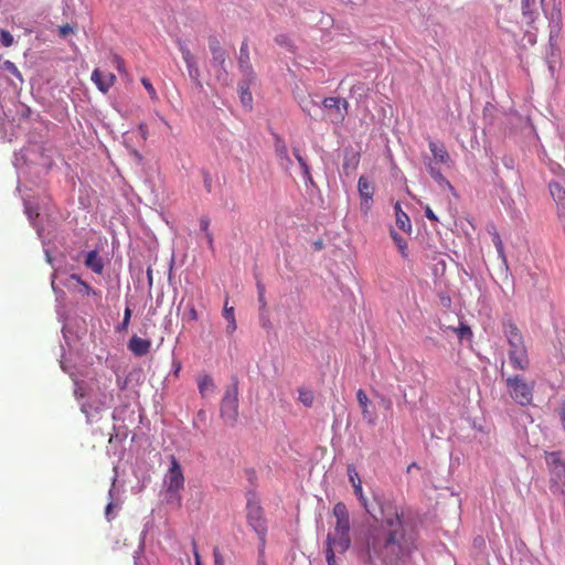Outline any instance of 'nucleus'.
Listing matches in <instances>:
<instances>
[{"label": "nucleus", "instance_id": "nucleus-56", "mask_svg": "<svg viewBox=\"0 0 565 565\" xmlns=\"http://www.w3.org/2000/svg\"><path fill=\"white\" fill-rule=\"evenodd\" d=\"M113 510V503L109 502L106 507V516H109Z\"/></svg>", "mask_w": 565, "mask_h": 565}, {"label": "nucleus", "instance_id": "nucleus-34", "mask_svg": "<svg viewBox=\"0 0 565 565\" xmlns=\"http://www.w3.org/2000/svg\"><path fill=\"white\" fill-rule=\"evenodd\" d=\"M209 226H210V220L207 217H201L200 218V227L205 233V237L207 239V243L212 247L213 246V235L209 231Z\"/></svg>", "mask_w": 565, "mask_h": 565}, {"label": "nucleus", "instance_id": "nucleus-31", "mask_svg": "<svg viewBox=\"0 0 565 565\" xmlns=\"http://www.w3.org/2000/svg\"><path fill=\"white\" fill-rule=\"evenodd\" d=\"M274 149L276 158L288 153V148L285 140L277 134H274Z\"/></svg>", "mask_w": 565, "mask_h": 565}, {"label": "nucleus", "instance_id": "nucleus-39", "mask_svg": "<svg viewBox=\"0 0 565 565\" xmlns=\"http://www.w3.org/2000/svg\"><path fill=\"white\" fill-rule=\"evenodd\" d=\"M335 553H338L337 547L326 545V559L328 565H340L337 561Z\"/></svg>", "mask_w": 565, "mask_h": 565}, {"label": "nucleus", "instance_id": "nucleus-27", "mask_svg": "<svg viewBox=\"0 0 565 565\" xmlns=\"http://www.w3.org/2000/svg\"><path fill=\"white\" fill-rule=\"evenodd\" d=\"M552 198L557 204H565V189L558 182L548 185Z\"/></svg>", "mask_w": 565, "mask_h": 565}, {"label": "nucleus", "instance_id": "nucleus-20", "mask_svg": "<svg viewBox=\"0 0 565 565\" xmlns=\"http://www.w3.org/2000/svg\"><path fill=\"white\" fill-rule=\"evenodd\" d=\"M198 387H199V392L203 398L207 397L210 394L214 393V391H215V384L213 382V379L207 374L201 376L198 380Z\"/></svg>", "mask_w": 565, "mask_h": 565}, {"label": "nucleus", "instance_id": "nucleus-60", "mask_svg": "<svg viewBox=\"0 0 565 565\" xmlns=\"http://www.w3.org/2000/svg\"><path fill=\"white\" fill-rule=\"evenodd\" d=\"M268 324H269L268 321H264L263 327H268Z\"/></svg>", "mask_w": 565, "mask_h": 565}, {"label": "nucleus", "instance_id": "nucleus-50", "mask_svg": "<svg viewBox=\"0 0 565 565\" xmlns=\"http://www.w3.org/2000/svg\"><path fill=\"white\" fill-rule=\"evenodd\" d=\"M213 557H214V565H225L224 557L217 546L214 547V550H213Z\"/></svg>", "mask_w": 565, "mask_h": 565}, {"label": "nucleus", "instance_id": "nucleus-41", "mask_svg": "<svg viewBox=\"0 0 565 565\" xmlns=\"http://www.w3.org/2000/svg\"><path fill=\"white\" fill-rule=\"evenodd\" d=\"M111 62L119 73L127 74L125 62L121 56H119L118 54H114L111 57Z\"/></svg>", "mask_w": 565, "mask_h": 565}, {"label": "nucleus", "instance_id": "nucleus-36", "mask_svg": "<svg viewBox=\"0 0 565 565\" xmlns=\"http://www.w3.org/2000/svg\"><path fill=\"white\" fill-rule=\"evenodd\" d=\"M277 161L281 169H284L286 172H290L294 162L289 157V153L277 157Z\"/></svg>", "mask_w": 565, "mask_h": 565}, {"label": "nucleus", "instance_id": "nucleus-28", "mask_svg": "<svg viewBox=\"0 0 565 565\" xmlns=\"http://www.w3.org/2000/svg\"><path fill=\"white\" fill-rule=\"evenodd\" d=\"M299 393V402L302 403L306 407H311L315 401V395L311 390L300 387L298 388Z\"/></svg>", "mask_w": 565, "mask_h": 565}, {"label": "nucleus", "instance_id": "nucleus-33", "mask_svg": "<svg viewBox=\"0 0 565 565\" xmlns=\"http://www.w3.org/2000/svg\"><path fill=\"white\" fill-rule=\"evenodd\" d=\"M391 237L394 241V243L396 244V246L398 247L401 254L405 257L407 255L406 254L407 242L395 231L391 232Z\"/></svg>", "mask_w": 565, "mask_h": 565}, {"label": "nucleus", "instance_id": "nucleus-47", "mask_svg": "<svg viewBox=\"0 0 565 565\" xmlns=\"http://www.w3.org/2000/svg\"><path fill=\"white\" fill-rule=\"evenodd\" d=\"M428 172L433 179L436 181H443L445 178L439 169L435 168L433 163H428L427 166Z\"/></svg>", "mask_w": 565, "mask_h": 565}, {"label": "nucleus", "instance_id": "nucleus-44", "mask_svg": "<svg viewBox=\"0 0 565 565\" xmlns=\"http://www.w3.org/2000/svg\"><path fill=\"white\" fill-rule=\"evenodd\" d=\"M241 102L243 105L245 106H249L253 98H252V93L249 92V89L247 87H241Z\"/></svg>", "mask_w": 565, "mask_h": 565}, {"label": "nucleus", "instance_id": "nucleus-38", "mask_svg": "<svg viewBox=\"0 0 565 565\" xmlns=\"http://www.w3.org/2000/svg\"><path fill=\"white\" fill-rule=\"evenodd\" d=\"M0 43L6 47L11 46L14 43L13 35L9 31L1 29Z\"/></svg>", "mask_w": 565, "mask_h": 565}, {"label": "nucleus", "instance_id": "nucleus-43", "mask_svg": "<svg viewBox=\"0 0 565 565\" xmlns=\"http://www.w3.org/2000/svg\"><path fill=\"white\" fill-rule=\"evenodd\" d=\"M130 318H131V309L129 307H126V309L124 311V319H122L121 324L118 327V331H126L128 329L129 323H130Z\"/></svg>", "mask_w": 565, "mask_h": 565}, {"label": "nucleus", "instance_id": "nucleus-40", "mask_svg": "<svg viewBox=\"0 0 565 565\" xmlns=\"http://www.w3.org/2000/svg\"><path fill=\"white\" fill-rule=\"evenodd\" d=\"M141 84L143 85V87L148 92L150 98L152 100H157L158 99V94H157V90L154 89L153 85L151 84L150 79L147 78V77H142L141 78Z\"/></svg>", "mask_w": 565, "mask_h": 565}, {"label": "nucleus", "instance_id": "nucleus-30", "mask_svg": "<svg viewBox=\"0 0 565 565\" xmlns=\"http://www.w3.org/2000/svg\"><path fill=\"white\" fill-rule=\"evenodd\" d=\"M175 43L182 55V60L184 63L195 60V56L193 55V53L191 52V50L189 49L184 41H182L181 39H177Z\"/></svg>", "mask_w": 565, "mask_h": 565}, {"label": "nucleus", "instance_id": "nucleus-13", "mask_svg": "<svg viewBox=\"0 0 565 565\" xmlns=\"http://www.w3.org/2000/svg\"><path fill=\"white\" fill-rule=\"evenodd\" d=\"M90 78L102 93H107L116 81L113 73H104L99 68L93 71Z\"/></svg>", "mask_w": 565, "mask_h": 565}, {"label": "nucleus", "instance_id": "nucleus-22", "mask_svg": "<svg viewBox=\"0 0 565 565\" xmlns=\"http://www.w3.org/2000/svg\"><path fill=\"white\" fill-rule=\"evenodd\" d=\"M347 470H348L349 480L353 487L354 494L356 497H361V491H363L362 481L360 479V476H359L354 465H352V463L348 465Z\"/></svg>", "mask_w": 565, "mask_h": 565}, {"label": "nucleus", "instance_id": "nucleus-17", "mask_svg": "<svg viewBox=\"0 0 565 565\" xmlns=\"http://www.w3.org/2000/svg\"><path fill=\"white\" fill-rule=\"evenodd\" d=\"M396 225L399 230L411 233L412 232V223L408 215L402 210V206L398 202L394 205Z\"/></svg>", "mask_w": 565, "mask_h": 565}, {"label": "nucleus", "instance_id": "nucleus-23", "mask_svg": "<svg viewBox=\"0 0 565 565\" xmlns=\"http://www.w3.org/2000/svg\"><path fill=\"white\" fill-rule=\"evenodd\" d=\"M185 66H186V70H188V74H189V77L191 78V81L198 86V87H202V82H201V72H200V68L198 66V62L196 60H193V61H190V62H186L185 63Z\"/></svg>", "mask_w": 565, "mask_h": 565}, {"label": "nucleus", "instance_id": "nucleus-48", "mask_svg": "<svg viewBox=\"0 0 565 565\" xmlns=\"http://www.w3.org/2000/svg\"><path fill=\"white\" fill-rule=\"evenodd\" d=\"M209 50L211 53L216 52V50H224L216 36L209 38Z\"/></svg>", "mask_w": 565, "mask_h": 565}, {"label": "nucleus", "instance_id": "nucleus-6", "mask_svg": "<svg viewBox=\"0 0 565 565\" xmlns=\"http://www.w3.org/2000/svg\"><path fill=\"white\" fill-rule=\"evenodd\" d=\"M221 417L227 425H234L238 417V390L236 385L227 387L221 402Z\"/></svg>", "mask_w": 565, "mask_h": 565}, {"label": "nucleus", "instance_id": "nucleus-26", "mask_svg": "<svg viewBox=\"0 0 565 565\" xmlns=\"http://www.w3.org/2000/svg\"><path fill=\"white\" fill-rule=\"evenodd\" d=\"M446 330H451L454 333L457 334L459 340L472 338V331L470 327L461 321L459 322L458 327L448 326L446 327Z\"/></svg>", "mask_w": 565, "mask_h": 565}, {"label": "nucleus", "instance_id": "nucleus-45", "mask_svg": "<svg viewBox=\"0 0 565 565\" xmlns=\"http://www.w3.org/2000/svg\"><path fill=\"white\" fill-rule=\"evenodd\" d=\"M184 319L186 321H196L199 319V313L193 303H189L188 311L184 315Z\"/></svg>", "mask_w": 565, "mask_h": 565}, {"label": "nucleus", "instance_id": "nucleus-19", "mask_svg": "<svg viewBox=\"0 0 565 565\" xmlns=\"http://www.w3.org/2000/svg\"><path fill=\"white\" fill-rule=\"evenodd\" d=\"M356 399L362 409L363 418L366 419L369 423L373 424L374 415L369 409L370 399H369L366 393L362 388H360L356 392Z\"/></svg>", "mask_w": 565, "mask_h": 565}, {"label": "nucleus", "instance_id": "nucleus-7", "mask_svg": "<svg viewBox=\"0 0 565 565\" xmlns=\"http://www.w3.org/2000/svg\"><path fill=\"white\" fill-rule=\"evenodd\" d=\"M322 105L326 109L327 118L334 125H341L347 115L349 103L341 97H327L323 99Z\"/></svg>", "mask_w": 565, "mask_h": 565}, {"label": "nucleus", "instance_id": "nucleus-16", "mask_svg": "<svg viewBox=\"0 0 565 565\" xmlns=\"http://www.w3.org/2000/svg\"><path fill=\"white\" fill-rule=\"evenodd\" d=\"M429 150L436 162L447 164L451 162L450 156L441 142L429 141Z\"/></svg>", "mask_w": 565, "mask_h": 565}, {"label": "nucleus", "instance_id": "nucleus-14", "mask_svg": "<svg viewBox=\"0 0 565 565\" xmlns=\"http://www.w3.org/2000/svg\"><path fill=\"white\" fill-rule=\"evenodd\" d=\"M114 401V395H113V392H103L100 394V397L98 398V401H92L89 402L88 404H84L82 406V411L84 413H86L87 416L90 415L89 411L87 408H92L94 409L95 412H100L107 407L110 406V404L113 403Z\"/></svg>", "mask_w": 565, "mask_h": 565}, {"label": "nucleus", "instance_id": "nucleus-57", "mask_svg": "<svg viewBox=\"0 0 565 565\" xmlns=\"http://www.w3.org/2000/svg\"><path fill=\"white\" fill-rule=\"evenodd\" d=\"M276 42H277L278 44H285V42H286V38H285L284 35H280V36H278V38L276 39Z\"/></svg>", "mask_w": 565, "mask_h": 565}, {"label": "nucleus", "instance_id": "nucleus-1", "mask_svg": "<svg viewBox=\"0 0 565 565\" xmlns=\"http://www.w3.org/2000/svg\"><path fill=\"white\" fill-rule=\"evenodd\" d=\"M381 520L375 519L359 546L358 555L364 565H398L415 548L414 540L406 534L403 514L397 508L382 507Z\"/></svg>", "mask_w": 565, "mask_h": 565}, {"label": "nucleus", "instance_id": "nucleus-29", "mask_svg": "<svg viewBox=\"0 0 565 565\" xmlns=\"http://www.w3.org/2000/svg\"><path fill=\"white\" fill-rule=\"evenodd\" d=\"M175 43L182 55V60L184 63L195 60V56L193 55V53L191 52V50L189 49L184 41H182L181 39H177Z\"/></svg>", "mask_w": 565, "mask_h": 565}, {"label": "nucleus", "instance_id": "nucleus-46", "mask_svg": "<svg viewBox=\"0 0 565 565\" xmlns=\"http://www.w3.org/2000/svg\"><path fill=\"white\" fill-rule=\"evenodd\" d=\"M75 31H76V28L71 25V24H68V23L58 26V34H60L61 38H66L70 34L75 33Z\"/></svg>", "mask_w": 565, "mask_h": 565}, {"label": "nucleus", "instance_id": "nucleus-3", "mask_svg": "<svg viewBox=\"0 0 565 565\" xmlns=\"http://www.w3.org/2000/svg\"><path fill=\"white\" fill-rule=\"evenodd\" d=\"M166 499L168 503H174L181 507L180 491L184 488V476L182 468L174 456L171 457V467L169 468L164 480Z\"/></svg>", "mask_w": 565, "mask_h": 565}, {"label": "nucleus", "instance_id": "nucleus-15", "mask_svg": "<svg viewBox=\"0 0 565 565\" xmlns=\"http://www.w3.org/2000/svg\"><path fill=\"white\" fill-rule=\"evenodd\" d=\"M128 349L136 356H143V355L148 354L151 349V340L142 339L138 335H132L130 338V340L128 341Z\"/></svg>", "mask_w": 565, "mask_h": 565}, {"label": "nucleus", "instance_id": "nucleus-21", "mask_svg": "<svg viewBox=\"0 0 565 565\" xmlns=\"http://www.w3.org/2000/svg\"><path fill=\"white\" fill-rule=\"evenodd\" d=\"M223 317L227 321L226 333L232 335L236 331L237 324H236L234 308L228 307L227 301L225 302L224 308H223Z\"/></svg>", "mask_w": 565, "mask_h": 565}, {"label": "nucleus", "instance_id": "nucleus-32", "mask_svg": "<svg viewBox=\"0 0 565 565\" xmlns=\"http://www.w3.org/2000/svg\"><path fill=\"white\" fill-rule=\"evenodd\" d=\"M492 242L495 246L499 257L503 260V263H507L503 243H502V239L497 231H493V233H492Z\"/></svg>", "mask_w": 565, "mask_h": 565}, {"label": "nucleus", "instance_id": "nucleus-53", "mask_svg": "<svg viewBox=\"0 0 565 565\" xmlns=\"http://www.w3.org/2000/svg\"><path fill=\"white\" fill-rule=\"evenodd\" d=\"M192 546H193V555H194V559H195V565H202L195 540H192Z\"/></svg>", "mask_w": 565, "mask_h": 565}, {"label": "nucleus", "instance_id": "nucleus-25", "mask_svg": "<svg viewBox=\"0 0 565 565\" xmlns=\"http://www.w3.org/2000/svg\"><path fill=\"white\" fill-rule=\"evenodd\" d=\"M292 153H294L296 160L298 161L300 168L302 169L305 179L309 182H312V177H311L309 164L307 163L306 159L301 156L300 149L298 147H294Z\"/></svg>", "mask_w": 565, "mask_h": 565}, {"label": "nucleus", "instance_id": "nucleus-9", "mask_svg": "<svg viewBox=\"0 0 565 565\" xmlns=\"http://www.w3.org/2000/svg\"><path fill=\"white\" fill-rule=\"evenodd\" d=\"M211 65L215 68L216 79L222 84H227L228 82V72L226 70V52L225 50H216V52L211 53Z\"/></svg>", "mask_w": 565, "mask_h": 565}, {"label": "nucleus", "instance_id": "nucleus-18", "mask_svg": "<svg viewBox=\"0 0 565 565\" xmlns=\"http://www.w3.org/2000/svg\"><path fill=\"white\" fill-rule=\"evenodd\" d=\"M85 266L90 268L95 274H103L104 262L96 250H90L87 253L85 258Z\"/></svg>", "mask_w": 565, "mask_h": 565}, {"label": "nucleus", "instance_id": "nucleus-11", "mask_svg": "<svg viewBox=\"0 0 565 565\" xmlns=\"http://www.w3.org/2000/svg\"><path fill=\"white\" fill-rule=\"evenodd\" d=\"M509 362L514 370L526 371L530 366V359L526 348L509 350Z\"/></svg>", "mask_w": 565, "mask_h": 565}, {"label": "nucleus", "instance_id": "nucleus-54", "mask_svg": "<svg viewBox=\"0 0 565 565\" xmlns=\"http://www.w3.org/2000/svg\"><path fill=\"white\" fill-rule=\"evenodd\" d=\"M138 129L142 139L146 140L148 137V126L146 124H140Z\"/></svg>", "mask_w": 565, "mask_h": 565}, {"label": "nucleus", "instance_id": "nucleus-58", "mask_svg": "<svg viewBox=\"0 0 565 565\" xmlns=\"http://www.w3.org/2000/svg\"><path fill=\"white\" fill-rule=\"evenodd\" d=\"M414 468H418L417 463L416 462H412L408 467H407V472H411V470H414Z\"/></svg>", "mask_w": 565, "mask_h": 565}, {"label": "nucleus", "instance_id": "nucleus-2", "mask_svg": "<svg viewBox=\"0 0 565 565\" xmlns=\"http://www.w3.org/2000/svg\"><path fill=\"white\" fill-rule=\"evenodd\" d=\"M332 513L335 524L327 535L326 545L337 547L339 554H344L351 546L349 511L343 502H338L334 504Z\"/></svg>", "mask_w": 565, "mask_h": 565}, {"label": "nucleus", "instance_id": "nucleus-55", "mask_svg": "<svg viewBox=\"0 0 565 565\" xmlns=\"http://www.w3.org/2000/svg\"><path fill=\"white\" fill-rule=\"evenodd\" d=\"M559 416H561L562 425L565 429V403H563V405L561 407Z\"/></svg>", "mask_w": 565, "mask_h": 565}, {"label": "nucleus", "instance_id": "nucleus-49", "mask_svg": "<svg viewBox=\"0 0 565 565\" xmlns=\"http://www.w3.org/2000/svg\"><path fill=\"white\" fill-rule=\"evenodd\" d=\"M361 503V505L364 508V510L366 511V513H369L370 515H372L374 518V520L376 519L374 515H373V512L369 505V502H367V499L365 498L363 491H361V497H356Z\"/></svg>", "mask_w": 565, "mask_h": 565}, {"label": "nucleus", "instance_id": "nucleus-59", "mask_svg": "<svg viewBox=\"0 0 565 565\" xmlns=\"http://www.w3.org/2000/svg\"><path fill=\"white\" fill-rule=\"evenodd\" d=\"M148 277H149V280L151 281L152 278H151V270L150 269H148Z\"/></svg>", "mask_w": 565, "mask_h": 565}, {"label": "nucleus", "instance_id": "nucleus-12", "mask_svg": "<svg viewBox=\"0 0 565 565\" xmlns=\"http://www.w3.org/2000/svg\"><path fill=\"white\" fill-rule=\"evenodd\" d=\"M238 68L243 73L244 76L252 79L254 78V71L250 63L249 50L247 41H243L239 47V56H238Z\"/></svg>", "mask_w": 565, "mask_h": 565}, {"label": "nucleus", "instance_id": "nucleus-5", "mask_svg": "<svg viewBox=\"0 0 565 565\" xmlns=\"http://www.w3.org/2000/svg\"><path fill=\"white\" fill-rule=\"evenodd\" d=\"M246 519L250 527L258 535L260 551H264L266 545L267 524L264 518L263 509L257 502H247Z\"/></svg>", "mask_w": 565, "mask_h": 565}, {"label": "nucleus", "instance_id": "nucleus-8", "mask_svg": "<svg viewBox=\"0 0 565 565\" xmlns=\"http://www.w3.org/2000/svg\"><path fill=\"white\" fill-rule=\"evenodd\" d=\"M358 191L361 198L360 210L364 216H367L373 205L374 185L362 175L358 181Z\"/></svg>", "mask_w": 565, "mask_h": 565}, {"label": "nucleus", "instance_id": "nucleus-35", "mask_svg": "<svg viewBox=\"0 0 565 565\" xmlns=\"http://www.w3.org/2000/svg\"><path fill=\"white\" fill-rule=\"evenodd\" d=\"M71 279L77 281L82 286V292L85 295H96L97 292L86 282L84 281L78 275L73 274L71 275Z\"/></svg>", "mask_w": 565, "mask_h": 565}, {"label": "nucleus", "instance_id": "nucleus-42", "mask_svg": "<svg viewBox=\"0 0 565 565\" xmlns=\"http://www.w3.org/2000/svg\"><path fill=\"white\" fill-rule=\"evenodd\" d=\"M257 292H258V302L260 305V309L265 310L267 307V302L265 299V286L260 281L257 282Z\"/></svg>", "mask_w": 565, "mask_h": 565}, {"label": "nucleus", "instance_id": "nucleus-4", "mask_svg": "<svg viewBox=\"0 0 565 565\" xmlns=\"http://www.w3.org/2000/svg\"><path fill=\"white\" fill-rule=\"evenodd\" d=\"M505 385L511 398L521 406L532 404L534 382L527 383L524 377L520 375L508 376Z\"/></svg>", "mask_w": 565, "mask_h": 565}, {"label": "nucleus", "instance_id": "nucleus-10", "mask_svg": "<svg viewBox=\"0 0 565 565\" xmlns=\"http://www.w3.org/2000/svg\"><path fill=\"white\" fill-rule=\"evenodd\" d=\"M503 332L509 343V350H519L526 348L523 335L515 323L507 322L503 324Z\"/></svg>", "mask_w": 565, "mask_h": 565}, {"label": "nucleus", "instance_id": "nucleus-52", "mask_svg": "<svg viewBox=\"0 0 565 565\" xmlns=\"http://www.w3.org/2000/svg\"><path fill=\"white\" fill-rule=\"evenodd\" d=\"M425 216L430 220V221H434V222H437L438 221V217L436 216V214L433 212L431 207L429 205H426L425 206Z\"/></svg>", "mask_w": 565, "mask_h": 565}, {"label": "nucleus", "instance_id": "nucleus-24", "mask_svg": "<svg viewBox=\"0 0 565 565\" xmlns=\"http://www.w3.org/2000/svg\"><path fill=\"white\" fill-rule=\"evenodd\" d=\"M185 66H186V70H188V74H189V77L191 78V81L198 86V87H202V82H201V72H200V68L198 66V62L196 60H193V61H190V62H186L185 63Z\"/></svg>", "mask_w": 565, "mask_h": 565}, {"label": "nucleus", "instance_id": "nucleus-51", "mask_svg": "<svg viewBox=\"0 0 565 565\" xmlns=\"http://www.w3.org/2000/svg\"><path fill=\"white\" fill-rule=\"evenodd\" d=\"M3 68L12 73L13 75L20 76L18 67L11 61H4Z\"/></svg>", "mask_w": 565, "mask_h": 565}, {"label": "nucleus", "instance_id": "nucleus-37", "mask_svg": "<svg viewBox=\"0 0 565 565\" xmlns=\"http://www.w3.org/2000/svg\"><path fill=\"white\" fill-rule=\"evenodd\" d=\"M535 4V0H522V13L523 15H527L529 19L533 20V10L532 8Z\"/></svg>", "mask_w": 565, "mask_h": 565}]
</instances>
